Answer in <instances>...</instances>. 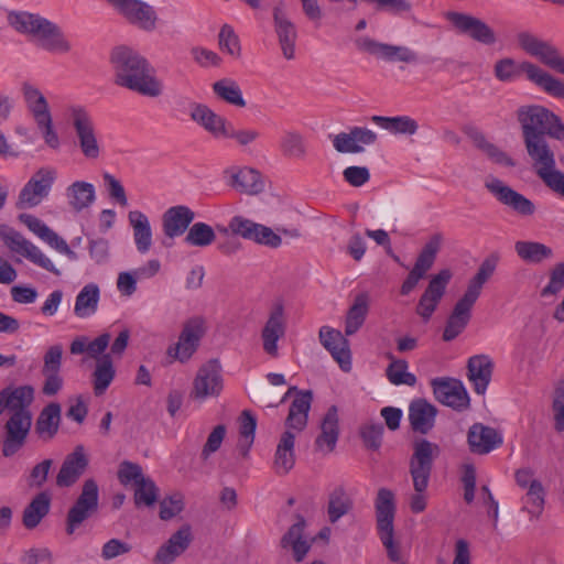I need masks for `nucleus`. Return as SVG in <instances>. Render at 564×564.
Masks as SVG:
<instances>
[{
    "mask_svg": "<svg viewBox=\"0 0 564 564\" xmlns=\"http://www.w3.org/2000/svg\"><path fill=\"white\" fill-rule=\"evenodd\" d=\"M438 453V445L427 440L416 441L413 445V454L409 460V473L414 489V494L410 498V508L414 513H421L426 508V489L432 474L433 462Z\"/></svg>",
    "mask_w": 564,
    "mask_h": 564,
    "instance_id": "39448f33",
    "label": "nucleus"
},
{
    "mask_svg": "<svg viewBox=\"0 0 564 564\" xmlns=\"http://www.w3.org/2000/svg\"><path fill=\"white\" fill-rule=\"evenodd\" d=\"M189 116L193 121L203 127L215 138L228 134V130L226 128L227 120L204 104H192Z\"/></svg>",
    "mask_w": 564,
    "mask_h": 564,
    "instance_id": "2f4dec72",
    "label": "nucleus"
},
{
    "mask_svg": "<svg viewBox=\"0 0 564 564\" xmlns=\"http://www.w3.org/2000/svg\"><path fill=\"white\" fill-rule=\"evenodd\" d=\"M520 68L532 83L541 87L544 91L554 97L564 98V82L553 77L547 72L529 62L522 63Z\"/></svg>",
    "mask_w": 564,
    "mask_h": 564,
    "instance_id": "72a5a7b5",
    "label": "nucleus"
},
{
    "mask_svg": "<svg viewBox=\"0 0 564 564\" xmlns=\"http://www.w3.org/2000/svg\"><path fill=\"white\" fill-rule=\"evenodd\" d=\"M19 218L34 235H36L50 246H52L58 237V235L45 223L33 215L22 214L19 216Z\"/></svg>",
    "mask_w": 564,
    "mask_h": 564,
    "instance_id": "4d7b16f0",
    "label": "nucleus"
},
{
    "mask_svg": "<svg viewBox=\"0 0 564 564\" xmlns=\"http://www.w3.org/2000/svg\"><path fill=\"white\" fill-rule=\"evenodd\" d=\"M305 521L299 517V521L294 523L281 540L283 547H291L296 562H302L311 549V544L303 540Z\"/></svg>",
    "mask_w": 564,
    "mask_h": 564,
    "instance_id": "37998d69",
    "label": "nucleus"
},
{
    "mask_svg": "<svg viewBox=\"0 0 564 564\" xmlns=\"http://www.w3.org/2000/svg\"><path fill=\"white\" fill-rule=\"evenodd\" d=\"M229 184L236 191L249 195H256L262 192L264 187L261 174L251 167H242L234 171Z\"/></svg>",
    "mask_w": 564,
    "mask_h": 564,
    "instance_id": "ea45409f",
    "label": "nucleus"
},
{
    "mask_svg": "<svg viewBox=\"0 0 564 564\" xmlns=\"http://www.w3.org/2000/svg\"><path fill=\"white\" fill-rule=\"evenodd\" d=\"M354 507L351 497L344 487H336L328 496L327 514L330 523H336L348 514Z\"/></svg>",
    "mask_w": 564,
    "mask_h": 564,
    "instance_id": "de8ad7c7",
    "label": "nucleus"
},
{
    "mask_svg": "<svg viewBox=\"0 0 564 564\" xmlns=\"http://www.w3.org/2000/svg\"><path fill=\"white\" fill-rule=\"evenodd\" d=\"M319 341L344 371L351 369L349 341L341 332L329 326H323L319 329Z\"/></svg>",
    "mask_w": 564,
    "mask_h": 564,
    "instance_id": "a878e982",
    "label": "nucleus"
},
{
    "mask_svg": "<svg viewBox=\"0 0 564 564\" xmlns=\"http://www.w3.org/2000/svg\"><path fill=\"white\" fill-rule=\"evenodd\" d=\"M369 311V295L360 293L355 297L349 307L345 321V334L351 336L356 334L364 325Z\"/></svg>",
    "mask_w": 564,
    "mask_h": 564,
    "instance_id": "a18cd8bd",
    "label": "nucleus"
},
{
    "mask_svg": "<svg viewBox=\"0 0 564 564\" xmlns=\"http://www.w3.org/2000/svg\"><path fill=\"white\" fill-rule=\"evenodd\" d=\"M99 489L94 479H86L83 484L80 495L69 508L66 517V533L73 534L84 521L98 511Z\"/></svg>",
    "mask_w": 564,
    "mask_h": 564,
    "instance_id": "9d476101",
    "label": "nucleus"
},
{
    "mask_svg": "<svg viewBox=\"0 0 564 564\" xmlns=\"http://www.w3.org/2000/svg\"><path fill=\"white\" fill-rule=\"evenodd\" d=\"M285 330L286 321L284 316V307L281 303H275L261 330L262 347L269 356L273 358L278 357V341L284 337Z\"/></svg>",
    "mask_w": 564,
    "mask_h": 564,
    "instance_id": "b1692460",
    "label": "nucleus"
},
{
    "mask_svg": "<svg viewBox=\"0 0 564 564\" xmlns=\"http://www.w3.org/2000/svg\"><path fill=\"white\" fill-rule=\"evenodd\" d=\"M223 388L221 366L217 359H210L198 368L193 380L191 398L199 402L217 398Z\"/></svg>",
    "mask_w": 564,
    "mask_h": 564,
    "instance_id": "4468645a",
    "label": "nucleus"
},
{
    "mask_svg": "<svg viewBox=\"0 0 564 564\" xmlns=\"http://www.w3.org/2000/svg\"><path fill=\"white\" fill-rule=\"evenodd\" d=\"M523 139L550 135L564 139V124L557 116L541 106H524L517 111Z\"/></svg>",
    "mask_w": 564,
    "mask_h": 564,
    "instance_id": "423d86ee",
    "label": "nucleus"
},
{
    "mask_svg": "<svg viewBox=\"0 0 564 564\" xmlns=\"http://www.w3.org/2000/svg\"><path fill=\"white\" fill-rule=\"evenodd\" d=\"M295 434L292 431H284L280 437L274 454L273 468L278 475H286L294 466Z\"/></svg>",
    "mask_w": 564,
    "mask_h": 564,
    "instance_id": "f704fd0d",
    "label": "nucleus"
},
{
    "mask_svg": "<svg viewBox=\"0 0 564 564\" xmlns=\"http://www.w3.org/2000/svg\"><path fill=\"white\" fill-rule=\"evenodd\" d=\"M118 478L120 482L124 486H127L130 482H133V485L135 486L145 477L142 473V468L140 465L131 463L129 460H124L119 466Z\"/></svg>",
    "mask_w": 564,
    "mask_h": 564,
    "instance_id": "0e129e2a",
    "label": "nucleus"
},
{
    "mask_svg": "<svg viewBox=\"0 0 564 564\" xmlns=\"http://www.w3.org/2000/svg\"><path fill=\"white\" fill-rule=\"evenodd\" d=\"M431 384L435 399L442 404L458 411L469 406L468 393L459 380L435 378Z\"/></svg>",
    "mask_w": 564,
    "mask_h": 564,
    "instance_id": "4be33fe9",
    "label": "nucleus"
},
{
    "mask_svg": "<svg viewBox=\"0 0 564 564\" xmlns=\"http://www.w3.org/2000/svg\"><path fill=\"white\" fill-rule=\"evenodd\" d=\"M195 219V213L185 205L167 208L162 216L163 232L167 238L174 239L187 232Z\"/></svg>",
    "mask_w": 564,
    "mask_h": 564,
    "instance_id": "c756f323",
    "label": "nucleus"
},
{
    "mask_svg": "<svg viewBox=\"0 0 564 564\" xmlns=\"http://www.w3.org/2000/svg\"><path fill=\"white\" fill-rule=\"evenodd\" d=\"M56 178V171L51 167H41L25 183L19 193L18 209L33 208L40 205L51 193Z\"/></svg>",
    "mask_w": 564,
    "mask_h": 564,
    "instance_id": "f8f14e48",
    "label": "nucleus"
},
{
    "mask_svg": "<svg viewBox=\"0 0 564 564\" xmlns=\"http://www.w3.org/2000/svg\"><path fill=\"white\" fill-rule=\"evenodd\" d=\"M8 23L17 32L30 36L39 47L50 53L66 54L72 50V44L62 29L40 14L11 11L8 13Z\"/></svg>",
    "mask_w": 564,
    "mask_h": 564,
    "instance_id": "7ed1b4c3",
    "label": "nucleus"
},
{
    "mask_svg": "<svg viewBox=\"0 0 564 564\" xmlns=\"http://www.w3.org/2000/svg\"><path fill=\"white\" fill-rule=\"evenodd\" d=\"M355 44L359 51L381 57L387 62L410 64L419 61L417 53L408 46L380 43L368 36L358 37Z\"/></svg>",
    "mask_w": 564,
    "mask_h": 564,
    "instance_id": "6ab92c4d",
    "label": "nucleus"
},
{
    "mask_svg": "<svg viewBox=\"0 0 564 564\" xmlns=\"http://www.w3.org/2000/svg\"><path fill=\"white\" fill-rule=\"evenodd\" d=\"M564 288V262L554 265L550 273V282L541 291L542 296L554 295Z\"/></svg>",
    "mask_w": 564,
    "mask_h": 564,
    "instance_id": "774afa93",
    "label": "nucleus"
},
{
    "mask_svg": "<svg viewBox=\"0 0 564 564\" xmlns=\"http://www.w3.org/2000/svg\"><path fill=\"white\" fill-rule=\"evenodd\" d=\"M158 499V487L150 478H144L135 485L134 502L137 506H153Z\"/></svg>",
    "mask_w": 564,
    "mask_h": 564,
    "instance_id": "bf43d9fd",
    "label": "nucleus"
},
{
    "mask_svg": "<svg viewBox=\"0 0 564 564\" xmlns=\"http://www.w3.org/2000/svg\"><path fill=\"white\" fill-rule=\"evenodd\" d=\"M216 234L206 223H194L186 232L184 242L189 247L206 248L214 243Z\"/></svg>",
    "mask_w": 564,
    "mask_h": 564,
    "instance_id": "864d4df0",
    "label": "nucleus"
},
{
    "mask_svg": "<svg viewBox=\"0 0 564 564\" xmlns=\"http://www.w3.org/2000/svg\"><path fill=\"white\" fill-rule=\"evenodd\" d=\"M116 371L110 355H102L93 372L95 395H102L115 378Z\"/></svg>",
    "mask_w": 564,
    "mask_h": 564,
    "instance_id": "8fccbe9b",
    "label": "nucleus"
},
{
    "mask_svg": "<svg viewBox=\"0 0 564 564\" xmlns=\"http://www.w3.org/2000/svg\"><path fill=\"white\" fill-rule=\"evenodd\" d=\"M321 434L315 441L316 446L319 449L326 448L327 453L333 452L339 436L338 410L335 405H332L327 410L321 424Z\"/></svg>",
    "mask_w": 564,
    "mask_h": 564,
    "instance_id": "4c0bfd02",
    "label": "nucleus"
},
{
    "mask_svg": "<svg viewBox=\"0 0 564 564\" xmlns=\"http://www.w3.org/2000/svg\"><path fill=\"white\" fill-rule=\"evenodd\" d=\"M475 143L495 163L510 167L516 165L514 161L506 152L489 142L484 135H477Z\"/></svg>",
    "mask_w": 564,
    "mask_h": 564,
    "instance_id": "13d9d810",
    "label": "nucleus"
},
{
    "mask_svg": "<svg viewBox=\"0 0 564 564\" xmlns=\"http://www.w3.org/2000/svg\"><path fill=\"white\" fill-rule=\"evenodd\" d=\"M128 218L133 230L137 250L140 253H147L152 246V229L147 215L140 210H131Z\"/></svg>",
    "mask_w": 564,
    "mask_h": 564,
    "instance_id": "58836bf2",
    "label": "nucleus"
},
{
    "mask_svg": "<svg viewBox=\"0 0 564 564\" xmlns=\"http://www.w3.org/2000/svg\"><path fill=\"white\" fill-rule=\"evenodd\" d=\"M218 40L221 51L228 53L232 57H240L241 46L239 37L230 25H223L218 35Z\"/></svg>",
    "mask_w": 564,
    "mask_h": 564,
    "instance_id": "052dcab7",
    "label": "nucleus"
},
{
    "mask_svg": "<svg viewBox=\"0 0 564 564\" xmlns=\"http://www.w3.org/2000/svg\"><path fill=\"white\" fill-rule=\"evenodd\" d=\"M193 540L191 527H181L170 539L161 545L153 558L154 564H172L191 545Z\"/></svg>",
    "mask_w": 564,
    "mask_h": 564,
    "instance_id": "c85d7f7f",
    "label": "nucleus"
},
{
    "mask_svg": "<svg viewBox=\"0 0 564 564\" xmlns=\"http://www.w3.org/2000/svg\"><path fill=\"white\" fill-rule=\"evenodd\" d=\"M104 182L107 186L108 194L111 199L116 200L120 206L126 207L128 205V198L126 195L124 187L112 174L105 172L102 174Z\"/></svg>",
    "mask_w": 564,
    "mask_h": 564,
    "instance_id": "338daca9",
    "label": "nucleus"
},
{
    "mask_svg": "<svg viewBox=\"0 0 564 564\" xmlns=\"http://www.w3.org/2000/svg\"><path fill=\"white\" fill-rule=\"evenodd\" d=\"M206 333V322L202 316L187 319L182 327L176 344L167 348V355L185 364L197 351L200 340Z\"/></svg>",
    "mask_w": 564,
    "mask_h": 564,
    "instance_id": "9b49d317",
    "label": "nucleus"
},
{
    "mask_svg": "<svg viewBox=\"0 0 564 564\" xmlns=\"http://www.w3.org/2000/svg\"><path fill=\"white\" fill-rule=\"evenodd\" d=\"M50 507V495L45 491L37 494L23 510V525L26 529L36 528L42 521V519L48 513Z\"/></svg>",
    "mask_w": 564,
    "mask_h": 564,
    "instance_id": "c03bdc74",
    "label": "nucleus"
},
{
    "mask_svg": "<svg viewBox=\"0 0 564 564\" xmlns=\"http://www.w3.org/2000/svg\"><path fill=\"white\" fill-rule=\"evenodd\" d=\"M110 63L118 86L148 97H158L162 94V83L155 77L154 69L147 58L133 48L115 47Z\"/></svg>",
    "mask_w": 564,
    "mask_h": 564,
    "instance_id": "f03ea898",
    "label": "nucleus"
},
{
    "mask_svg": "<svg viewBox=\"0 0 564 564\" xmlns=\"http://www.w3.org/2000/svg\"><path fill=\"white\" fill-rule=\"evenodd\" d=\"M514 251L522 261L533 264H539L554 256L551 247L531 240L516 241Z\"/></svg>",
    "mask_w": 564,
    "mask_h": 564,
    "instance_id": "a19ab883",
    "label": "nucleus"
},
{
    "mask_svg": "<svg viewBox=\"0 0 564 564\" xmlns=\"http://www.w3.org/2000/svg\"><path fill=\"white\" fill-rule=\"evenodd\" d=\"M544 497L545 491L542 484L533 482L522 497L523 510L528 511L531 518L538 519L544 508Z\"/></svg>",
    "mask_w": 564,
    "mask_h": 564,
    "instance_id": "5fc2aeb1",
    "label": "nucleus"
},
{
    "mask_svg": "<svg viewBox=\"0 0 564 564\" xmlns=\"http://www.w3.org/2000/svg\"><path fill=\"white\" fill-rule=\"evenodd\" d=\"M184 509V496L180 492L164 498L160 503V518L170 520L181 513Z\"/></svg>",
    "mask_w": 564,
    "mask_h": 564,
    "instance_id": "680f3d73",
    "label": "nucleus"
},
{
    "mask_svg": "<svg viewBox=\"0 0 564 564\" xmlns=\"http://www.w3.org/2000/svg\"><path fill=\"white\" fill-rule=\"evenodd\" d=\"M383 426L381 423L369 422L360 427V436L365 445L371 449H378L381 445Z\"/></svg>",
    "mask_w": 564,
    "mask_h": 564,
    "instance_id": "e2e57ef3",
    "label": "nucleus"
},
{
    "mask_svg": "<svg viewBox=\"0 0 564 564\" xmlns=\"http://www.w3.org/2000/svg\"><path fill=\"white\" fill-rule=\"evenodd\" d=\"M446 19L458 33L468 35L484 45H494L497 42L495 31L482 20L466 13L447 12Z\"/></svg>",
    "mask_w": 564,
    "mask_h": 564,
    "instance_id": "412c9836",
    "label": "nucleus"
},
{
    "mask_svg": "<svg viewBox=\"0 0 564 564\" xmlns=\"http://www.w3.org/2000/svg\"><path fill=\"white\" fill-rule=\"evenodd\" d=\"M69 119L75 132L76 144L82 155L88 161H97L102 154V145L97 134L90 112L83 106L68 108Z\"/></svg>",
    "mask_w": 564,
    "mask_h": 564,
    "instance_id": "6e6552de",
    "label": "nucleus"
},
{
    "mask_svg": "<svg viewBox=\"0 0 564 564\" xmlns=\"http://www.w3.org/2000/svg\"><path fill=\"white\" fill-rule=\"evenodd\" d=\"M61 422V405L52 402L40 412L35 422V432L44 441L52 440L58 432Z\"/></svg>",
    "mask_w": 564,
    "mask_h": 564,
    "instance_id": "e433bc0d",
    "label": "nucleus"
},
{
    "mask_svg": "<svg viewBox=\"0 0 564 564\" xmlns=\"http://www.w3.org/2000/svg\"><path fill=\"white\" fill-rule=\"evenodd\" d=\"M64 348L62 344H54L47 347L43 355L41 375L44 378L41 387L43 395L53 397L57 394L64 384L61 370L63 366Z\"/></svg>",
    "mask_w": 564,
    "mask_h": 564,
    "instance_id": "f3484780",
    "label": "nucleus"
},
{
    "mask_svg": "<svg viewBox=\"0 0 564 564\" xmlns=\"http://www.w3.org/2000/svg\"><path fill=\"white\" fill-rule=\"evenodd\" d=\"M452 271L443 269L437 274L433 275L429 282L427 288L420 297L416 306V313L424 321H429L436 310L440 301L445 294L446 286L452 279Z\"/></svg>",
    "mask_w": 564,
    "mask_h": 564,
    "instance_id": "5701e85b",
    "label": "nucleus"
},
{
    "mask_svg": "<svg viewBox=\"0 0 564 564\" xmlns=\"http://www.w3.org/2000/svg\"><path fill=\"white\" fill-rule=\"evenodd\" d=\"M272 18L282 55L291 61L295 57L297 31L295 24L288 17L286 4L283 0L273 6Z\"/></svg>",
    "mask_w": 564,
    "mask_h": 564,
    "instance_id": "aec40b11",
    "label": "nucleus"
},
{
    "mask_svg": "<svg viewBox=\"0 0 564 564\" xmlns=\"http://www.w3.org/2000/svg\"><path fill=\"white\" fill-rule=\"evenodd\" d=\"M437 409L425 399H416L409 406V421L413 431L429 433L434 424Z\"/></svg>",
    "mask_w": 564,
    "mask_h": 564,
    "instance_id": "473e14b6",
    "label": "nucleus"
},
{
    "mask_svg": "<svg viewBox=\"0 0 564 564\" xmlns=\"http://www.w3.org/2000/svg\"><path fill=\"white\" fill-rule=\"evenodd\" d=\"M390 358L392 361L387 368V377L389 381L395 386H415L416 377L408 371V362L403 359H393L391 356Z\"/></svg>",
    "mask_w": 564,
    "mask_h": 564,
    "instance_id": "6e6d98bb",
    "label": "nucleus"
},
{
    "mask_svg": "<svg viewBox=\"0 0 564 564\" xmlns=\"http://www.w3.org/2000/svg\"><path fill=\"white\" fill-rule=\"evenodd\" d=\"M485 187L500 204L507 206L519 216L529 217L536 210L532 200L497 177H487Z\"/></svg>",
    "mask_w": 564,
    "mask_h": 564,
    "instance_id": "dca6fc26",
    "label": "nucleus"
},
{
    "mask_svg": "<svg viewBox=\"0 0 564 564\" xmlns=\"http://www.w3.org/2000/svg\"><path fill=\"white\" fill-rule=\"evenodd\" d=\"M498 259L496 254L487 257L480 263L476 274L468 281L464 295L457 301L446 322L443 333L445 341L455 339L468 325L471 317V308L479 299L484 285L494 275Z\"/></svg>",
    "mask_w": 564,
    "mask_h": 564,
    "instance_id": "20e7f679",
    "label": "nucleus"
},
{
    "mask_svg": "<svg viewBox=\"0 0 564 564\" xmlns=\"http://www.w3.org/2000/svg\"><path fill=\"white\" fill-rule=\"evenodd\" d=\"M517 41L519 46L528 54L538 57L553 70L564 74V56L560 54L555 46L525 31L517 34Z\"/></svg>",
    "mask_w": 564,
    "mask_h": 564,
    "instance_id": "a211bd4d",
    "label": "nucleus"
},
{
    "mask_svg": "<svg viewBox=\"0 0 564 564\" xmlns=\"http://www.w3.org/2000/svg\"><path fill=\"white\" fill-rule=\"evenodd\" d=\"M282 156L289 160L302 161L307 156V144L304 135L296 130H286L280 139Z\"/></svg>",
    "mask_w": 564,
    "mask_h": 564,
    "instance_id": "79ce46f5",
    "label": "nucleus"
},
{
    "mask_svg": "<svg viewBox=\"0 0 564 564\" xmlns=\"http://www.w3.org/2000/svg\"><path fill=\"white\" fill-rule=\"evenodd\" d=\"M89 465V458L83 445H77L75 449L66 455L56 476V486L68 488L75 485L84 475Z\"/></svg>",
    "mask_w": 564,
    "mask_h": 564,
    "instance_id": "393cba45",
    "label": "nucleus"
},
{
    "mask_svg": "<svg viewBox=\"0 0 564 564\" xmlns=\"http://www.w3.org/2000/svg\"><path fill=\"white\" fill-rule=\"evenodd\" d=\"M443 236L441 234L433 235L424 245L422 251L416 258L413 271L425 276L426 272L433 267L436 254L441 249Z\"/></svg>",
    "mask_w": 564,
    "mask_h": 564,
    "instance_id": "603ef678",
    "label": "nucleus"
},
{
    "mask_svg": "<svg viewBox=\"0 0 564 564\" xmlns=\"http://www.w3.org/2000/svg\"><path fill=\"white\" fill-rule=\"evenodd\" d=\"M529 156L534 161L538 176L554 193L564 198V173L555 169L554 153L545 137L523 139Z\"/></svg>",
    "mask_w": 564,
    "mask_h": 564,
    "instance_id": "0eeeda50",
    "label": "nucleus"
},
{
    "mask_svg": "<svg viewBox=\"0 0 564 564\" xmlns=\"http://www.w3.org/2000/svg\"><path fill=\"white\" fill-rule=\"evenodd\" d=\"M100 291L97 284H86L76 296L74 313L79 318H86L96 313Z\"/></svg>",
    "mask_w": 564,
    "mask_h": 564,
    "instance_id": "49530a36",
    "label": "nucleus"
},
{
    "mask_svg": "<svg viewBox=\"0 0 564 564\" xmlns=\"http://www.w3.org/2000/svg\"><path fill=\"white\" fill-rule=\"evenodd\" d=\"M293 392H295V398L290 405L289 414L285 420V426L289 431L294 430L296 432H301L307 425L308 412L311 410L313 394L308 390L299 391L296 387H291L283 397V400H285Z\"/></svg>",
    "mask_w": 564,
    "mask_h": 564,
    "instance_id": "bb28decb",
    "label": "nucleus"
},
{
    "mask_svg": "<svg viewBox=\"0 0 564 564\" xmlns=\"http://www.w3.org/2000/svg\"><path fill=\"white\" fill-rule=\"evenodd\" d=\"M34 400L35 389L31 384L10 383L0 390V416L8 414L1 436L4 457L14 456L25 445L33 423Z\"/></svg>",
    "mask_w": 564,
    "mask_h": 564,
    "instance_id": "f257e3e1",
    "label": "nucleus"
},
{
    "mask_svg": "<svg viewBox=\"0 0 564 564\" xmlns=\"http://www.w3.org/2000/svg\"><path fill=\"white\" fill-rule=\"evenodd\" d=\"M377 530L390 561L400 562L401 553L393 541V520L395 513L394 494L388 488H380L375 500Z\"/></svg>",
    "mask_w": 564,
    "mask_h": 564,
    "instance_id": "1a4fd4ad",
    "label": "nucleus"
},
{
    "mask_svg": "<svg viewBox=\"0 0 564 564\" xmlns=\"http://www.w3.org/2000/svg\"><path fill=\"white\" fill-rule=\"evenodd\" d=\"M502 435L482 423L473 424L467 433V443L474 454L486 455L502 445Z\"/></svg>",
    "mask_w": 564,
    "mask_h": 564,
    "instance_id": "cd10ccee",
    "label": "nucleus"
},
{
    "mask_svg": "<svg viewBox=\"0 0 564 564\" xmlns=\"http://www.w3.org/2000/svg\"><path fill=\"white\" fill-rule=\"evenodd\" d=\"M214 94L223 101L243 108L246 100L238 83L231 78H221L212 86Z\"/></svg>",
    "mask_w": 564,
    "mask_h": 564,
    "instance_id": "3c124183",
    "label": "nucleus"
},
{
    "mask_svg": "<svg viewBox=\"0 0 564 564\" xmlns=\"http://www.w3.org/2000/svg\"><path fill=\"white\" fill-rule=\"evenodd\" d=\"M371 121L393 134L413 135L417 132V122L409 116L383 117L373 116Z\"/></svg>",
    "mask_w": 564,
    "mask_h": 564,
    "instance_id": "09e8293b",
    "label": "nucleus"
},
{
    "mask_svg": "<svg viewBox=\"0 0 564 564\" xmlns=\"http://www.w3.org/2000/svg\"><path fill=\"white\" fill-rule=\"evenodd\" d=\"M494 362L487 355H475L467 361V378L471 382L474 391L484 395L491 381Z\"/></svg>",
    "mask_w": 564,
    "mask_h": 564,
    "instance_id": "7c9ffc66",
    "label": "nucleus"
},
{
    "mask_svg": "<svg viewBox=\"0 0 564 564\" xmlns=\"http://www.w3.org/2000/svg\"><path fill=\"white\" fill-rule=\"evenodd\" d=\"M66 198L69 207L80 213L89 208L96 200L95 186L85 181H75L66 188Z\"/></svg>",
    "mask_w": 564,
    "mask_h": 564,
    "instance_id": "c9c22d12",
    "label": "nucleus"
},
{
    "mask_svg": "<svg viewBox=\"0 0 564 564\" xmlns=\"http://www.w3.org/2000/svg\"><path fill=\"white\" fill-rule=\"evenodd\" d=\"M131 25L144 32H153L159 17L150 3L143 0H106Z\"/></svg>",
    "mask_w": 564,
    "mask_h": 564,
    "instance_id": "ddd939ff",
    "label": "nucleus"
},
{
    "mask_svg": "<svg viewBox=\"0 0 564 564\" xmlns=\"http://www.w3.org/2000/svg\"><path fill=\"white\" fill-rule=\"evenodd\" d=\"M0 236L6 246L13 252L26 258L32 263L59 276L62 272L54 265L52 260L46 257L35 245L24 238L19 231L12 228H6L0 231Z\"/></svg>",
    "mask_w": 564,
    "mask_h": 564,
    "instance_id": "2eb2a0df",
    "label": "nucleus"
},
{
    "mask_svg": "<svg viewBox=\"0 0 564 564\" xmlns=\"http://www.w3.org/2000/svg\"><path fill=\"white\" fill-rule=\"evenodd\" d=\"M552 412L555 431L564 432V384L558 386L554 391Z\"/></svg>",
    "mask_w": 564,
    "mask_h": 564,
    "instance_id": "69168bd1",
    "label": "nucleus"
}]
</instances>
